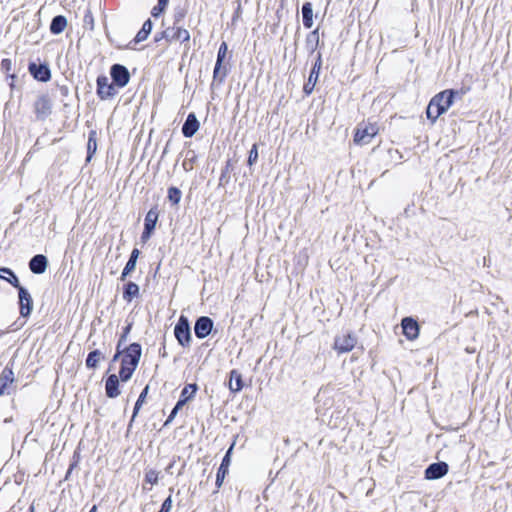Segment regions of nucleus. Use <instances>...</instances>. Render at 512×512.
I'll return each instance as SVG.
<instances>
[{"instance_id": "f257e3e1", "label": "nucleus", "mask_w": 512, "mask_h": 512, "mask_svg": "<svg viewBox=\"0 0 512 512\" xmlns=\"http://www.w3.org/2000/svg\"><path fill=\"white\" fill-rule=\"evenodd\" d=\"M465 91L463 90H454V89H446L437 93L430 100L426 114L427 117L432 120V123L443 113H445L454 103V99L456 96H463Z\"/></svg>"}, {"instance_id": "f03ea898", "label": "nucleus", "mask_w": 512, "mask_h": 512, "mask_svg": "<svg viewBox=\"0 0 512 512\" xmlns=\"http://www.w3.org/2000/svg\"><path fill=\"white\" fill-rule=\"evenodd\" d=\"M3 273L10 275L7 279L13 287L18 289L19 312L24 318L29 317L33 310V299L28 290L20 284V281L12 269L7 267L0 268V278H4Z\"/></svg>"}, {"instance_id": "7ed1b4c3", "label": "nucleus", "mask_w": 512, "mask_h": 512, "mask_svg": "<svg viewBox=\"0 0 512 512\" xmlns=\"http://www.w3.org/2000/svg\"><path fill=\"white\" fill-rule=\"evenodd\" d=\"M142 354V348L139 343H132L124 348V355L121 360L119 377L121 381H128L138 366Z\"/></svg>"}, {"instance_id": "20e7f679", "label": "nucleus", "mask_w": 512, "mask_h": 512, "mask_svg": "<svg viewBox=\"0 0 512 512\" xmlns=\"http://www.w3.org/2000/svg\"><path fill=\"white\" fill-rule=\"evenodd\" d=\"M174 335L178 343L183 347L190 346L191 329L188 318L181 315L174 328Z\"/></svg>"}, {"instance_id": "39448f33", "label": "nucleus", "mask_w": 512, "mask_h": 512, "mask_svg": "<svg viewBox=\"0 0 512 512\" xmlns=\"http://www.w3.org/2000/svg\"><path fill=\"white\" fill-rule=\"evenodd\" d=\"M321 67H322V54L320 52H318L316 55V58H315V62H314L313 66L311 68V71L309 73L308 79L303 86V92L305 95L309 96L313 92L315 85L319 78Z\"/></svg>"}, {"instance_id": "423d86ee", "label": "nucleus", "mask_w": 512, "mask_h": 512, "mask_svg": "<svg viewBox=\"0 0 512 512\" xmlns=\"http://www.w3.org/2000/svg\"><path fill=\"white\" fill-rule=\"evenodd\" d=\"M110 75L113 84L119 88L125 87L130 80V73L126 66L122 64H114L110 68Z\"/></svg>"}, {"instance_id": "0eeeda50", "label": "nucleus", "mask_w": 512, "mask_h": 512, "mask_svg": "<svg viewBox=\"0 0 512 512\" xmlns=\"http://www.w3.org/2000/svg\"><path fill=\"white\" fill-rule=\"evenodd\" d=\"M357 339L351 333L336 336L334 340L333 348L338 353L350 352L356 345Z\"/></svg>"}, {"instance_id": "6e6552de", "label": "nucleus", "mask_w": 512, "mask_h": 512, "mask_svg": "<svg viewBox=\"0 0 512 512\" xmlns=\"http://www.w3.org/2000/svg\"><path fill=\"white\" fill-rule=\"evenodd\" d=\"M115 84L110 83L108 77L102 75L97 78V95L102 99H108L116 95Z\"/></svg>"}, {"instance_id": "1a4fd4ad", "label": "nucleus", "mask_w": 512, "mask_h": 512, "mask_svg": "<svg viewBox=\"0 0 512 512\" xmlns=\"http://www.w3.org/2000/svg\"><path fill=\"white\" fill-rule=\"evenodd\" d=\"M29 73L33 76L34 79L41 82H48L51 79V71L47 64L45 63H29L28 66Z\"/></svg>"}, {"instance_id": "9d476101", "label": "nucleus", "mask_w": 512, "mask_h": 512, "mask_svg": "<svg viewBox=\"0 0 512 512\" xmlns=\"http://www.w3.org/2000/svg\"><path fill=\"white\" fill-rule=\"evenodd\" d=\"M212 328V319L207 316H201L195 322L194 332L197 338L204 339L211 333Z\"/></svg>"}, {"instance_id": "9b49d317", "label": "nucleus", "mask_w": 512, "mask_h": 512, "mask_svg": "<svg viewBox=\"0 0 512 512\" xmlns=\"http://www.w3.org/2000/svg\"><path fill=\"white\" fill-rule=\"evenodd\" d=\"M449 466L446 462L430 464L425 470V478L428 480L440 479L448 473Z\"/></svg>"}, {"instance_id": "f8f14e48", "label": "nucleus", "mask_w": 512, "mask_h": 512, "mask_svg": "<svg viewBox=\"0 0 512 512\" xmlns=\"http://www.w3.org/2000/svg\"><path fill=\"white\" fill-rule=\"evenodd\" d=\"M402 331L408 340H415L419 336L418 322L412 317H405L401 321Z\"/></svg>"}, {"instance_id": "ddd939ff", "label": "nucleus", "mask_w": 512, "mask_h": 512, "mask_svg": "<svg viewBox=\"0 0 512 512\" xmlns=\"http://www.w3.org/2000/svg\"><path fill=\"white\" fill-rule=\"evenodd\" d=\"M233 446L231 445L230 448L226 451V454L224 455L222 462L220 464V467L218 468L217 475H216V486L217 488H220L223 484V481L228 474V469L231 463V454L233 450Z\"/></svg>"}, {"instance_id": "4468645a", "label": "nucleus", "mask_w": 512, "mask_h": 512, "mask_svg": "<svg viewBox=\"0 0 512 512\" xmlns=\"http://www.w3.org/2000/svg\"><path fill=\"white\" fill-rule=\"evenodd\" d=\"M168 35L167 41H180L181 43L189 42L190 40V33L188 30L178 26L174 25L173 27L168 28Z\"/></svg>"}, {"instance_id": "2eb2a0df", "label": "nucleus", "mask_w": 512, "mask_h": 512, "mask_svg": "<svg viewBox=\"0 0 512 512\" xmlns=\"http://www.w3.org/2000/svg\"><path fill=\"white\" fill-rule=\"evenodd\" d=\"M29 269L34 274H43L48 267V259L43 254L34 255L29 263Z\"/></svg>"}, {"instance_id": "dca6fc26", "label": "nucleus", "mask_w": 512, "mask_h": 512, "mask_svg": "<svg viewBox=\"0 0 512 512\" xmlns=\"http://www.w3.org/2000/svg\"><path fill=\"white\" fill-rule=\"evenodd\" d=\"M34 108L38 117L45 118L51 112V101L47 96L42 95L35 101Z\"/></svg>"}, {"instance_id": "f3484780", "label": "nucleus", "mask_w": 512, "mask_h": 512, "mask_svg": "<svg viewBox=\"0 0 512 512\" xmlns=\"http://www.w3.org/2000/svg\"><path fill=\"white\" fill-rule=\"evenodd\" d=\"M14 382V372L6 366L0 375V396L10 394L7 390L8 386Z\"/></svg>"}, {"instance_id": "a211bd4d", "label": "nucleus", "mask_w": 512, "mask_h": 512, "mask_svg": "<svg viewBox=\"0 0 512 512\" xmlns=\"http://www.w3.org/2000/svg\"><path fill=\"white\" fill-rule=\"evenodd\" d=\"M105 392L108 398H116L120 395L119 379L117 375L111 374L107 377L105 382Z\"/></svg>"}, {"instance_id": "6ab92c4d", "label": "nucleus", "mask_w": 512, "mask_h": 512, "mask_svg": "<svg viewBox=\"0 0 512 512\" xmlns=\"http://www.w3.org/2000/svg\"><path fill=\"white\" fill-rule=\"evenodd\" d=\"M139 254H140V251L137 248H134L132 250L130 257L121 273V276H120L121 281H124L127 278V276L135 270Z\"/></svg>"}, {"instance_id": "aec40b11", "label": "nucleus", "mask_w": 512, "mask_h": 512, "mask_svg": "<svg viewBox=\"0 0 512 512\" xmlns=\"http://www.w3.org/2000/svg\"><path fill=\"white\" fill-rule=\"evenodd\" d=\"M320 43L319 28L309 32L305 39V48L309 54H314Z\"/></svg>"}, {"instance_id": "412c9836", "label": "nucleus", "mask_w": 512, "mask_h": 512, "mask_svg": "<svg viewBox=\"0 0 512 512\" xmlns=\"http://www.w3.org/2000/svg\"><path fill=\"white\" fill-rule=\"evenodd\" d=\"M67 26V18L64 15L54 16L50 23V32L54 35L61 34Z\"/></svg>"}, {"instance_id": "4be33fe9", "label": "nucleus", "mask_w": 512, "mask_h": 512, "mask_svg": "<svg viewBox=\"0 0 512 512\" xmlns=\"http://www.w3.org/2000/svg\"><path fill=\"white\" fill-rule=\"evenodd\" d=\"M153 28V22L151 19H147L144 23L142 28L138 31L135 38L130 42V47H132V44H138L144 40L147 39L149 34L151 33Z\"/></svg>"}, {"instance_id": "5701e85b", "label": "nucleus", "mask_w": 512, "mask_h": 512, "mask_svg": "<svg viewBox=\"0 0 512 512\" xmlns=\"http://www.w3.org/2000/svg\"><path fill=\"white\" fill-rule=\"evenodd\" d=\"M377 130H356L354 143L357 145H366L376 136Z\"/></svg>"}, {"instance_id": "b1692460", "label": "nucleus", "mask_w": 512, "mask_h": 512, "mask_svg": "<svg viewBox=\"0 0 512 512\" xmlns=\"http://www.w3.org/2000/svg\"><path fill=\"white\" fill-rule=\"evenodd\" d=\"M243 388L242 375L239 371L233 369L230 372L229 389L232 393H237Z\"/></svg>"}, {"instance_id": "393cba45", "label": "nucleus", "mask_w": 512, "mask_h": 512, "mask_svg": "<svg viewBox=\"0 0 512 512\" xmlns=\"http://www.w3.org/2000/svg\"><path fill=\"white\" fill-rule=\"evenodd\" d=\"M302 20L305 28L309 29L313 26V8L310 2L302 5Z\"/></svg>"}, {"instance_id": "a878e982", "label": "nucleus", "mask_w": 512, "mask_h": 512, "mask_svg": "<svg viewBox=\"0 0 512 512\" xmlns=\"http://www.w3.org/2000/svg\"><path fill=\"white\" fill-rule=\"evenodd\" d=\"M139 286L130 281L124 286L123 299L127 302H131L134 298L139 296Z\"/></svg>"}, {"instance_id": "bb28decb", "label": "nucleus", "mask_w": 512, "mask_h": 512, "mask_svg": "<svg viewBox=\"0 0 512 512\" xmlns=\"http://www.w3.org/2000/svg\"><path fill=\"white\" fill-rule=\"evenodd\" d=\"M158 217L159 212L157 207L151 208L145 216L144 227L154 230L158 221Z\"/></svg>"}, {"instance_id": "cd10ccee", "label": "nucleus", "mask_w": 512, "mask_h": 512, "mask_svg": "<svg viewBox=\"0 0 512 512\" xmlns=\"http://www.w3.org/2000/svg\"><path fill=\"white\" fill-rule=\"evenodd\" d=\"M97 150V133L96 130H91L87 143V158L86 161L89 162L93 156V154Z\"/></svg>"}, {"instance_id": "c85d7f7f", "label": "nucleus", "mask_w": 512, "mask_h": 512, "mask_svg": "<svg viewBox=\"0 0 512 512\" xmlns=\"http://www.w3.org/2000/svg\"><path fill=\"white\" fill-rule=\"evenodd\" d=\"M103 358L104 356L101 351L93 350L88 354L86 358V366L90 369H95L98 366L100 360Z\"/></svg>"}, {"instance_id": "c756f323", "label": "nucleus", "mask_w": 512, "mask_h": 512, "mask_svg": "<svg viewBox=\"0 0 512 512\" xmlns=\"http://www.w3.org/2000/svg\"><path fill=\"white\" fill-rule=\"evenodd\" d=\"M197 389L198 387L196 384H187L181 391L179 401H183V403L186 404L189 400H191L194 397Z\"/></svg>"}, {"instance_id": "7c9ffc66", "label": "nucleus", "mask_w": 512, "mask_h": 512, "mask_svg": "<svg viewBox=\"0 0 512 512\" xmlns=\"http://www.w3.org/2000/svg\"><path fill=\"white\" fill-rule=\"evenodd\" d=\"M227 76V69L222 64L216 63L213 71V84H222Z\"/></svg>"}, {"instance_id": "2f4dec72", "label": "nucleus", "mask_w": 512, "mask_h": 512, "mask_svg": "<svg viewBox=\"0 0 512 512\" xmlns=\"http://www.w3.org/2000/svg\"><path fill=\"white\" fill-rule=\"evenodd\" d=\"M181 196L182 193L177 187H170L168 189V199L172 204L177 205L181 200Z\"/></svg>"}, {"instance_id": "473e14b6", "label": "nucleus", "mask_w": 512, "mask_h": 512, "mask_svg": "<svg viewBox=\"0 0 512 512\" xmlns=\"http://www.w3.org/2000/svg\"><path fill=\"white\" fill-rule=\"evenodd\" d=\"M169 0H158L156 6H154L151 10V15L153 17H159L166 9Z\"/></svg>"}, {"instance_id": "72a5a7b5", "label": "nucleus", "mask_w": 512, "mask_h": 512, "mask_svg": "<svg viewBox=\"0 0 512 512\" xmlns=\"http://www.w3.org/2000/svg\"><path fill=\"white\" fill-rule=\"evenodd\" d=\"M186 13H187V10L184 8V7H181V6H178L174 9V13H173V20H174V25H178L180 24L185 16H186Z\"/></svg>"}, {"instance_id": "f704fd0d", "label": "nucleus", "mask_w": 512, "mask_h": 512, "mask_svg": "<svg viewBox=\"0 0 512 512\" xmlns=\"http://www.w3.org/2000/svg\"><path fill=\"white\" fill-rule=\"evenodd\" d=\"M199 126H200V123H199L196 115L194 113H190L187 116L182 128H199Z\"/></svg>"}, {"instance_id": "c9c22d12", "label": "nucleus", "mask_w": 512, "mask_h": 512, "mask_svg": "<svg viewBox=\"0 0 512 512\" xmlns=\"http://www.w3.org/2000/svg\"><path fill=\"white\" fill-rule=\"evenodd\" d=\"M159 473L156 470L150 469L145 473V481L151 485L158 483Z\"/></svg>"}, {"instance_id": "e433bc0d", "label": "nucleus", "mask_w": 512, "mask_h": 512, "mask_svg": "<svg viewBox=\"0 0 512 512\" xmlns=\"http://www.w3.org/2000/svg\"><path fill=\"white\" fill-rule=\"evenodd\" d=\"M185 405V403H183V401H177L176 405L174 406V408L172 409L170 415L168 416L167 420L165 421L164 423V426H167L169 425L173 419L176 417L178 411Z\"/></svg>"}, {"instance_id": "4c0bfd02", "label": "nucleus", "mask_w": 512, "mask_h": 512, "mask_svg": "<svg viewBox=\"0 0 512 512\" xmlns=\"http://www.w3.org/2000/svg\"><path fill=\"white\" fill-rule=\"evenodd\" d=\"M227 51H228V46H227L226 42H222L219 47L218 53H217L216 63L223 64V61L227 55Z\"/></svg>"}, {"instance_id": "58836bf2", "label": "nucleus", "mask_w": 512, "mask_h": 512, "mask_svg": "<svg viewBox=\"0 0 512 512\" xmlns=\"http://www.w3.org/2000/svg\"><path fill=\"white\" fill-rule=\"evenodd\" d=\"M257 160H258V147H257V144L254 143L252 145V148L249 151L248 165L252 166L254 163L257 162Z\"/></svg>"}, {"instance_id": "ea45409f", "label": "nucleus", "mask_w": 512, "mask_h": 512, "mask_svg": "<svg viewBox=\"0 0 512 512\" xmlns=\"http://www.w3.org/2000/svg\"><path fill=\"white\" fill-rule=\"evenodd\" d=\"M11 68H12V61L8 58H4L1 61V65H0L1 71L8 75V74H10L9 72L11 71Z\"/></svg>"}, {"instance_id": "a19ab883", "label": "nucleus", "mask_w": 512, "mask_h": 512, "mask_svg": "<svg viewBox=\"0 0 512 512\" xmlns=\"http://www.w3.org/2000/svg\"><path fill=\"white\" fill-rule=\"evenodd\" d=\"M130 330H131V324H128L126 327H124L123 332L120 336V339L117 343V345H119V347H122V345L126 342Z\"/></svg>"}, {"instance_id": "79ce46f5", "label": "nucleus", "mask_w": 512, "mask_h": 512, "mask_svg": "<svg viewBox=\"0 0 512 512\" xmlns=\"http://www.w3.org/2000/svg\"><path fill=\"white\" fill-rule=\"evenodd\" d=\"M172 508V498L168 496L161 505V508L158 512H170Z\"/></svg>"}, {"instance_id": "37998d69", "label": "nucleus", "mask_w": 512, "mask_h": 512, "mask_svg": "<svg viewBox=\"0 0 512 512\" xmlns=\"http://www.w3.org/2000/svg\"><path fill=\"white\" fill-rule=\"evenodd\" d=\"M148 391H149V386L147 385L143 390L142 392L140 393L138 399H137V403H139V405H142L145 401V398L148 394Z\"/></svg>"}, {"instance_id": "c03bdc74", "label": "nucleus", "mask_w": 512, "mask_h": 512, "mask_svg": "<svg viewBox=\"0 0 512 512\" xmlns=\"http://www.w3.org/2000/svg\"><path fill=\"white\" fill-rule=\"evenodd\" d=\"M153 231H154V230H151V229H149V228H145V227H144V230H143L142 235H141V240H142L143 242H146V241L151 237V235H152Z\"/></svg>"}, {"instance_id": "a18cd8bd", "label": "nucleus", "mask_w": 512, "mask_h": 512, "mask_svg": "<svg viewBox=\"0 0 512 512\" xmlns=\"http://www.w3.org/2000/svg\"><path fill=\"white\" fill-rule=\"evenodd\" d=\"M168 33H169V32H168V28H167L166 30H164V31L160 32V33H157V34L155 35V37H154V41H155V42H159V41H160V40H162V39H166V40H167V36H166V35H168Z\"/></svg>"}, {"instance_id": "49530a36", "label": "nucleus", "mask_w": 512, "mask_h": 512, "mask_svg": "<svg viewBox=\"0 0 512 512\" xmlns=\"http://www.w3.org/2000/svg\"><path fill=\"white\" fill-rule=\"evenodd\" d=\"M6 79L7 80H10V82L8 83L9 87L11 90H13L15 88V79H16V75L15 74H8L6 76Z\"/></svg>"}, {"instance_id": "de8ad7c7", "label": "nucleus", "mask_w": 512, "mask_h": 512, "mask_svg": "<svg viewBox=\"0 0 512 512\" xmlns=\"http://www.w3.org/2000/svg\"><path fill=\"white\" fill-rule=\"evenodd\" d=\"M227 172H228V165L226 166L225 170L222 172V174L219 178V185H223L224 182L228 181Z\"/></svg>"}, {"instance_id": "09e8293b", "label": "nucleus", "mask_w": 512, "mask_h": 512, "mask_svg": "<svg viewBox=\"0 0 512 512\" xmlns=\"http://www.w3.org/2000/svg\"><path fill=\"white\" fill-rule=\"evenodd\" d=\"M120 355H124V348L122 349V347H119V345H117L116 353L113 356L112 361L113 362L117 361Z\"/></svg>"}, {"instance_id": "8fccbe9b", "label": "nucleus", "mask_w": 512, "mask_h": 512, "mask_svg": "<svg viewBox=\"0 0 512 512\" xmlns=\"http://www.w3.org/2000/svg\"><path fill=\"white\" fill-rule=\"evenodd\" d=\"M142 405H139V403H135V406H134V409H133V415H132V418H131V421H130V424L133 422V420L135 419V417L137 416L140 408H141Z\"/></svg>"}, {"instance_id": "3c124183", "label": "nucleus", "mask_w": 512, "mask_h": 512, "mask_svg": "<svg viewBox=\"0 0 512 512\" xmlns=\"http://www.w3.org/2000/svg\"><path fill=\"white\" fill-rule=\"evenodd\" d=\"M197 131H198V130H182L183 135H184L186 138H191V137H193Z\"/></svg>"}, {"instance_id": "603ef678", "label": "nucleus", "mask_w": 512, "mask_h": 512, "mask_svg": "<svg viewBox=\"0 0 512 512\" xmlns=\"http://www.w3.org/2000/svg\"><path fill=\"white\" fill-rule=\"evenodd\" d=\"M88 21L93 22V17L90 11L85 15V22L87 23Z\"/></svg>"}, {"instance_id": "864d4df0", "label": "nucleus", "mask_w": 512, "mask_h": 512, "mask_svg": "<svg viewBox=\"0 0 512 512\" xmlns=\"http://www.w3.org/2000/svg\"><path fill=\"white\" fill-rule=\"evenodd\" d=\"M88 21L93 22V17L90 11L85 15V22L87 23Z\"/></svg>"}, {"instance_id": "5fc2aeb1", "label": "nucleus", "mask_w": 512, "mask_h": 512, "mask_svg": "<svg viewBox=\"0 0 512 512\" xmlns=\"http://www.w3.org/2000/svg\"><path fill=\"white\" fill-rule=\"evenodd\" d=\"M75 467V464H71L68 471H67V475H66V478H68L69 474L71 473V471L73 470V468Z\"/></svg>"}, {"instance_id": "6e6d98bb", "label": "nucleus", "mask_w": 512, "mask_h": 512, "mask_svg": "<svg viewBox=\"0 0 512 512\" xmlns=\"http://www.w3.org/2000/svg\"><path fill=\"white\" fill-rule=\"evenodd\" d=\"M3 276H4V278H2V279H3V280H6V281H7V279L11 278V277H10V275L5 274V273H3Z\"/></svg>"}, {"instance_id": "4d7b16f0", "label": "nucleus", "mask_w": 512, "mask_h": 512, "mask_svg": "<svg viewBox=\"0 0 512 512\" xmlns=\"http://www.w3.org/2000/svg\"><path fill=\"white\" fill-rule=\"evenodd\" d=\"M97 511V507L96 505L92 506V508L90 509L89 512H96Z\"/></svg>"}, {"instance_id": "13d9d810", "label": "nucleus", "mask_w": 512, "mask_h": 512, "mask_svg": "<svg viewBox=\"0 0 512 512\" xmlns=\"http://www.w3.org/2000/svg\"><path fill=\"white\" fill-rule=\"evenodd\" d=\"M174 463H171L168 467H167V471H169L170 469H172V466H173Z\"/></svg>"}, {"instance_id": "bf43d9fd", "label": "nucleus", "mask_w": 512, "mask_h": 512, "mask_svg": "<svg viewBox=\"0 0 512 512\" xmlns=\"http://www.w3.org/2000/svg\"><path fill=\"white\" fill-rule=\"evenodd\" d=\"M28 512H34V506H30L29 508V511Z\"/></svg>"}]
</instances>
